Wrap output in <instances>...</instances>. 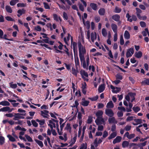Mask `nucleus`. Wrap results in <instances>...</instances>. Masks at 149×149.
<instances>
[{
	"instance_id": "nucleus-8",
	"label": "nucleus",
	"mask_w": 149,
	"mask_h": 149,
	"mask_svg": "<svg viewBox=\"0 0 149 149\" xmlns=\"http://www.w3.org/2000/svg\"><path fill=\"white\" fill-rule=\"evenodd\" d=\"M54 19L56 22L61 23L62 21V19L61 17L58 16L57 15L55 14H54L53 15Z\"/></svg>"
},
{
	"instance_id": "nucleus-29",
	"label": "nucleus",
	"mask_w": 149,
	"mask_h": 149,
	"mask_svg": "<svg viewBox=\"0 0 149 149\" xmlns=\"http://www.w3.org/2000/svg\"><path fill=\"white\" fill-rule=\"evenodd\" d=\"M93 126H95L94 125ZM88 129L90 130V132H92L93 133H94L95 130V128L94 127H93V125H90L89 127L88 128Z\"/></svg>"
},
{
	"instance_id": "nucleus-41",
	"label": "nucleus",
	"mask_w": 149,
	"mask_h": 149,
	"mask_svg": "<svg viewBox=\"0 0 149 149\" xmlns=\"http://www.w3.org/2000/svg\"><path fill=\"white\" fill-rule=\"evenodd\" d=\"M102 33L103 36L106 37L107 35V32L106 30L104 28L102 29Z\"/></svg>"
},
{
	"instance_id": "nucleus-36",
	"label": "nucleus",
	"mask_w": 149,
	"mask_h": 149,
	"mask_svg": "<svg viewBox=\"0 0 149 149\" xmlns=\"http://www.w3.org/2000/svg\"><path fill=\"white\" fill-rule=\"evenodd\" d=\"M136 14L138 17H140L141 15L140 14L141 13L142 11L141 10L138 8H136Z\"/></svg>"
},
{
	"instance_id": "nucleus-3",
	"label": "nucleus",
	"mask_w": 149,
	"mask_h": 149,
	"mask_svg": "<svg viewBox=\"0 0 149 149\" xmlns=\"http://www.w3.org/2000/svg\"><path fill=\"white\" fill-rule=\"evenodd\" d=\"M96 115L97 117L95 122L97 125L101 124L102 123H104V121L102 117L103 112L101 110H99L96 113Z\"/></svg>"
},
{
	"instance_id": "nucleus-32",
	"label": "nucleus",
	"mask_w": 149,
	"mask_h": 149,
	"mask_svg": "<svg viewBox=\"0 0 149 149\" xmlns=\"http://www.w3.org/2000/svg\"><path fill=\"white\" fill-rule=\"evenodd\" d=\"M105 12V10L103 8H100L99 11L98 13L101 15H104Z\"/></svg>"
},
{
	"instance_id": "nucleus-13",
	"label": "nucleus",
	"mask_w": 149,
	"mask_h": 149,
	"mask_svg": "<svg viewBox=\"0 0 149 149\" xmlns=\"http://www.w3.org/2000/svg\"><path fill=\"white\" fill-rule=\"evenodd\" d=\"M108 122L109 123H113L116 124L117 123V120L114 117H111L109 118Z\"/></svg>"
},
{
	"instance_id": "nucleus-1",
	"label": "nucleus",
	"mask_w": 149,
	"mask_h": 149,
	"mask_svg": "<svg viewBox=\"0 0 149 149\" xmlns=\"http://www.w3.org/2000/svg\"><path fill=\"white\" fill-rule=\"evenodd\" d=\"M79 56L81 65L83 68L87 69L89 63V58L88 55L86 57V61L84 58V55L86 54V50L81 43H78Z\"/></svg>"
},
{
	"instance_id": "nucleus-53",
	"label": "nucleus",
	"mask_w": 149,
	"mask_h": 149,
	"mask_svg": "<svg viewBox=\"0 0 149 149\" xmlns=\"http://www.w3.org/2000/svg\"><path fill=\"white\" fill-rule=\"evenodd\" d=\"M124 43V40L123 38V36L121 35L120 36V43L121 45H123Z\"/></svg>"
},
{
	"instance_id": "nucleus-46",
	"label": "nucleus",
	"mask_w": 149,
	"mask_h": 149,
	"mask_svg": "<svg viewBox=\"0 0 149 149\" xmlns=\"http://www.w3.org/2000/svg\"><path fill=\"white\" fill-rule=\"evenodd\" d=\"M6 9L7 12L11 13L12 12V10L10 7L9 6H6Z\"/></svg>"
},
{
	"instance_id": "nucleus-15",
	"label": "nucleus",
	"mask_w": 149,
	"mask_h": 149,
	"mask_svg": "<svg viewBox=\"0 0 149 149\" xmlns=\"http://www.w3.org/2000/svg\"><path fill=\"white\" fill-rule=\"evenodd\" d=\"M124 136H126L128 139H130L134 138L135 136V134H130L128 132H127L124 134Z\"/></svg>"
},
{
	"instance_id": "nucleus-50",
	"label": "nucleus",
	"mask_w": 149,
	"mask_h": 149,
	"mask_svg": "<svg viewBox=\"0 0 149 149\" xmlns=\"http://www.w3.org/2000/svg\"><path fill=\"white\" fill-rule=\"evenodd\" d=\"M132 109L135 112H137L140 110V108L138 107H133Z\"/></svg>"
},
{
	"instance_id": "nucleus-27",
	"label": "nucleus",
	"mask_w": 149,
	"mask_h": 149,
	"mask_svg": "<svg viewBox=\"0 0 149 149\" xmlns=\"http://www.w3.org/2000/svg\"><path fill=\"white\" fill-rule=\"evenodd\" d=\"M15 115H16L17 116V117L19 119H24V117L23 116H25V114H22V113H15Z\"/></svg>"
},
{
	"instance_id": "nucleus-25",
	"label": "nucleus",
	"mask_w": 149,
	"mask_h": 149,
	"mask_svg": "<svg viewBox=\"0 0 149 149\" xmlns=\"http://www.w3.org/2000/svg\"><path fill=\"white\" fill-rule=\"evenodd\" d=\"M113 107L114 105L112 101H110L108 102L106 106V107L108 109L113 108Z\"/></svg>"
},
{
	"instance_id": "nucleus-19",
	"label": "nucleus",
	"mask_w": 149,
	"mask_h": 149,
	"mask_svg": "<svg viewBox=\"0 0 149 149\" xmlns=\"http://www.w3.org/2000/svg\"><path fill=\"white\" fill-rule=\"evenodd\" d=\"M134 93H129L125 97V99L128 102H129L131 97H133Z\"/></svg>"
},
{
	"instance_id": "nucleus-31",
	"label": "nucleus",
	"mask_w": 149,
	"mask_h": 149,
	"mask_svg": "<svg viewBox=\"0 0 149 149\" xmlns=\"http://www.w3.org/2000/svg\"><path fill=\"white\" fill-rule=\"evenodd\" d=\"M80 74L83 78H84V76L88 77V76L87 73L84 70H81L80 71Z\"/></svg>"
},
{
	"instance_id": "nucleus-62",
	"label": "nucleus",
	"mask_w": 149,
	"mask_h": 149,
	"mask_svg": "<svg viewBox=\"0 0 149 149\" xmlns=\"http://www.w3.org/2000/svg\"><path fill=\"white\" fill-rule=\"evenodd\" d=\"M108 135V132L106 131H105L103 132V134L102 135V138H106L107 136Z\"/></svg>"
},
{
	"instance_id": "nucleus-20",
	"label": "nucleus",
	"mask_w": 149,
	"mask_h": 149,
	"mask_svg": "<svg viewBox=\"0 0 149 149\" xmlns=\"http://www.w3.org/2000/svg\"><path fill=\"white\" fill-rule=\"evenodd\" d=\"M74 59L76 67L77 68V67L79 65V59L77 56L74 55Z\"/></svg>"
},
{
	"instance_id": "nucleus-56",
	"label": "nucleus",
	"mask_w": 149,
	"mask_h": 149,
	"mask_svg": "<svg viewBox=\"0 0 149 149\" xmlns=\"http://www.w3.org/2000/svg\"><path fill=\"white\" fill-rule=\"evenodd\" d=\"M138 18L141 20H145L147 19V17L146 16H140L139 17H138Z\"/></svg>"
},
{
	"instance_id": "nucleus-4",
	"label": "nucleus",
	"mask_w": 149,
	"mask_h": 149,
	"mask_svg": "<svg viewBox=\"0 0 149 149\" xmlns=\"http://www.w3.org/2000/svg\"><path fill=\"white\" fill-rule=\"evenodd\" d=\"M134 50L133 48L132 47L130 48L127 49L126 53V56L127 58L131 57L134 54Z\"/></svg>"
},
{
	"instance_id": "nucleus-18",
	"label": "nucleus",
	"mask_w": 149,
	"mask_h": 149,
	"mask_svg": "<svg viewBox=\"0 0 149 149\" xmlns=\"http://www.w3.org/2000/svg\"><path fill=\"white\" fill-rule=\"evenodd\" d=\"M0 105L5 106H9L10 103L7 101L4 100L0 102Z\"/></svg>"
},
{
	"instance_id": "nucleus-14",
	"label": "nucleus",
	"mask_w": 149,
	"mask_h": 149,
	"mask_svg": "<svg viewBox=\"0 0 149 149\" xmlns=\"http://www.w3.org/2000/svg\"><path fill=\"white\" fill-rule=\"evenodd\" d=\"M134 56L135 57L138 58H140L142 56V53L141 51L136 52Z\"/></svg>"
},
{
	"instance_id": "nucleus-16",
	"label": "nucleus",
	"mask_w": 149,
	"mask_h": 149,
	"mask_svg": "<svg viewBox=\"0 0 149 149\" xmlns=\"http://www.w3.org/2000/svg\"><path fill=\"white\" fill-rule=\"evenodd\" d=\"M122 139V138L120 136H117L114 139L113 141V143L115 144L117 143L120 142Z\"/></svg>"
},
{
	"instance_id": "nucleus-28",
	"label": "nucleus",
	"mask_w": 149,
	"mask_h": 149,
	"mask_svg": "<svg viewBox=\"0 0 149 149\" xmlns=\"http://www.w3.org/2000/svg\"><path fill=\"white\" fill-rule=\"evenodd\" d=\"M90 6L94 10H96L97 9V6L95 3H91L90 4Z\"/></svg>"
},
{
	"instance_id": "nucleus-10",
	"label": "nucleus",
	"mask_w": 149,
	"mask_h": 149,
	"mask_svg": "<svg viewBox=\"0 0 149 149\" xmlns=\"http://www.w3.org/2000/svg\"><path fill=\"white\" fill-rule=\"evenodd\" d=\"M91 39L92 41L94 42L95 40L97 38V33L95 32H93L91 34Z\"/></svg>"
},
{
	"instance_id": "nucleus-59",
	"label": "nucleus",
	"mask_w": 149,
	"mask_h": 149,
	"mask_svg": "<svg viewBox=\"0 0 149 149\" xmlns=\"http://www.w3.org/2000/svg\"><path fill=\"white\" fill-rule=\"evenodd\" d=\"M43 4L44 7L46 9H50V6L47 3L44 2Z\"/></svg>"
},
{
	"instance_id": "nucleus-30",
	"label": "nucleus",
	"mask_w": 149,
	"mask_h": 149,
	"mask_svg": "<svg viewBox=\"0 0 149 149\" xmlns=\"http://www.w3.org/2000/svg\"><path fill=\"white\" fill-rule=\"evenodd\" d=\"M7 137L8 138L9 140L11 141L14 142L16 141L15 138L10 135H8Z\"/></svg>"
},
{
	"instance_id": "nucleus-47",
	"label": "nucleus",
	"mask_w": 149,
	"mask_h": 149,
	"mask_svg": "<svg viewBox=\"0 0 149 149\" xmlns=\"http://www.w3.org/2000/svg\"><path fill=\"white\" fill-rule=\"evenodd\" d=\"M18 1L19 0H12L10 2V4L11 6H14L18 2Z\"/></svg>"
},
{
	"instance_id": "nucleus-42",
	"label": "nucleus",
	"mask_w": 149,
	"mask_h": 149,
	"mask_svg": "<svg viewBox=\"0 0 149 149\" xmlns=\"http://www.w3.org/2000/svg\"><path fill=\"white\" fill-rule=\"evenodd\" d=\"M35 141L41 147H42L43 146V144L42 141L37 139H35Z\"/></svg>"
},
{
	"instance_id": "nucleus-39",
	"label": "nucleus",
	"mask_w": 149,
	"mask_h": 149,
	"mask_svg": "<svg viewBox=\"0 0 149 149\" xmlns=\"http://www.w3.org/2000/svg\"><path fill=\"white\" fill-rule=\"evenodd\" d=\"M142 34L144 36H146L147 34H148V36H149V33L148 31V29H145V31L142 32Z\"/></svg>"
},
{
	"instance_id": "nucleus-45",
	"label": "nucleus",
	"mask_w": 149,
	"mask_h": 149,
	"mask_svg": "<svg viewBox=\"0 0 149 149\" xmlns=\"http://www.w3.org/2000/svg\"><path fill=\"white\" fill-rule=\"evenodd\" d=\"M121 8L116 6L114 10V12L116 13H119L121 12Z\"/></svg>"
},
{
	"instance_id": "nucleus-61",
	"label": "nucleus",
	"mask_w": 149,
	"mask_h": 149,
	"mask_svg": "<svg viewBox=\"0 0 149 149\" xmlns=\"http://www.w3.org/2000/svg\"><path fill=\"white\" fill-rule=\"evenodd\" d=\"M63 17L64 19L66 20H68V16L67 14L65 12L63 13Z\"/></svg>"
},
{
	"instance_id": "nucleus-35",
	"label": "nucleus",
	"mask_w": 149,
	"mask_h": 149,
	"mask_svg": "<svg viewBox=\"0 0 149 149\" xmlns=\"http://www.w3.org/2000/svg\"><path fill=\"white\" fill-rule=\"evenodd\" d=\"M83 22L84 25L86 26L88 29H89L90 27V22L89 21H86L85 22L84 20H83Z\"/></svg>"
},
{
	"instance_id": "nucleus-38",
	"label": "nucleus",
	"mask_w": 149,
	"mask_h": 149,
	"mask_svg": "<svg viewBox=\"0 0 149 149\" xmlns=\"http://www.w3.org/2000/svg\"><path fill=\"white\" fill-rule=\"evenodd\" d=\"M105 86L104 84L101 85L98 88L99 91L100 93L102 92L105 89Z\"/></svg>"
},
{
	"instance_id": "nucleus-33",
	"label": "nucleus",
	"mask_w": 149,
	"mask_h": 149,
	"mask_svg": "<svg viewBox=\"0 0 149 149\" xmlns=\"http://www.w3.org/2000/svg\"><path fill=\"white\" fill-rule=\"evenodd\" d=\"M117 135V133L116 132H113L112 133L110 136L109 137L108 139H110L114 138Z\"/></svg>"
},
{
	"instance_id": "nucleus-57",
	"label": "nucleus",
	"mask_w": 149,
	"mask_h": 149,
	"mask_svg": "<svg viewBox=\"0 0 149 149\" xmlns=\"http://www.w3.org/2000/svg\"><path fill=\"white\" fill-rule=\"evenodd\" d=\"M93 118L92 117L89 116L88 117V119L87 120V123H91L92 121Z\"/></svg>"
},
{
	"instance_id": "nucleus-17",
	"label": "nucleus",
	"mask_w": 149,
	"mask_h": 149,
	"mask_svg": "<svg viewBox=\"0 0 149 149\" xmlns=\"http://www.w3.org/2000/svg\"><path fill=\"white\" fill-rule=\"evenodd\" d=\"M111 28L114 33H116L117 30V26L114 24L112 23L111 25Z\"/></svg>"
},
{
	"instance_id": "nucleus-22",
	"label": "nucleus",
	"mask_w": 149,
	"mask_h": 149,
	"mask_svg": "<svg viewBox=\"0 0 149 149\" xmlns=\"http://www.w3.org/2000/svg\"><path fill=\"white\" fill-rule=\"evenodd\" d=\"M124 37L125 39H128L130 38V35L128 31L127 30L125 31Z\"/></svg>"
},
{
	"instance_id": "nucleus-44",
	"label": "nucleus",
	"mask_w": 149,
	"mask_h": 149,
	"mask_svg": "<svg viewBox=\"0 0 149 149\" xmlns=\"http://www.w3.org/2000/svg\"><path fill=\"white\" fill-rule=\"evenodd\" d=\"M5 143V138L1 136H0V145H2Z\"/></svg>"
},
{
	"instance_id": "nucleus-6",
	"label": "nucleus",
	"mask_w": 149,
	"mask_h": 149,
	"mask_svg": "<svg viewBox=\"0 0 149 149\" xmlns=\"http://www.w3.org/2000/svg\"><path fill=\"white\" fill-rule=\"evenodd\" d=\"M105 113L108 116L111 117L114 115V113L112 110L109 109H106L105 110Z\"/></svg>"
},
{
	"instance_id": "nucleus-7",
	"label": "nucleus",
	"mask_w": 149,
	"mask_h": 149,
	"mask_svg": "<svg viewBox=\"0 0 149 149\" xmlns=\"http://www.w3.org/2000/svg\"><path fill=\"white\" fill-rule=\"evenodd\" d=\"M81 2L83 4V6L82 4H79V8L82 11H83L84 10V8L86 6V2L83 0H81Z\"/></svg>"
},
{
	"instance_id": "nucleus-9",
	"label": "nucleus",
	"mask_w": 149,
	"mask_h": 149,
	"mask_svg": "<svg viewBox=\"0 0 149 149\" xmlns=\"http://www.w3.org/2000/svg\"><path fill=\"white\" fill-rule=\"evenodd\" d=\"M110 88L112 89V92L114 93H117L118 92H119L120 90V88L117 87H115L112 85L110 86Z\"/></svg>"
},
{
	"instance_id": "nucleus-26",
	"label": "nucleus",
	"mask_w": 149,
	"mask_h": 149,
	"mask_svg": "<svg viewBox=\"0 0 149 149\" xmlns=\"http://www.w3.org/2000/svg\"><path fill=\"white\" fill-rule=\"evenodd\" d=\"M77 139V136H74L73 139H72L69 142V143L70 144V146H71L73 145L76 141Z\"/></svg>"
},
{
	"instance_id": "nucleus-21",
	"label": "nucleus",
	"mask_w": 149,
	"mask_h": 149,
	"mask_svg": "<svg viewBox=\"0 0 149 149\" xmlns=\"http://www.w3.org/2000/svg\"><path fill=\"white\" fill-rule=\"evenodd\" d=\"M65 128V129L68 131L70 133H71L72 132V128L70 126V124H67Z\"/></svg>"
},
{
	"instance_id": "nucleus-55",
	"label": "nucleus",
	"mask_w": 149,
	"mask_h": 149,
	"mask_svg": "<svg viewBox=\"0 0 149 149\" xmlns=\"http://www.w3.org/2000/svg\"><path fill=\"white\" fill-rule=\"evenodd\" d=\"M134 121L137 123V125L141 124L142 123V120L140 119H135L134 120Z\"/></svg>"
},
{
	"instance_id": "nucleus-11",
	"label": "nucleus",
	"mask_w": 149,
	"mask_h": 149,
	"mask_svg": "<svg viewBox=\"0 0 149 149\" xmlns=\"http://www.w3.org/2000/svg\"><path fill=\"white\" fill-rule=\"evenodd\" d=\"M41 115L43 117L45 118H47L49 116L48 115L49 111L46 110H44L43 111H41Z\"/></svg>"
},
{
	"instance_id": "nucleus-52",
	"label": "nucleus",
	"mask_w": 149,
	"mask_h": 149,
	"mask_svg": "<svg viewBox=\"0 0 149 149\" xmlns=\"http://www.w3.org/2000/svg\"><path fill=\"white\" fill-rule=\"evenodd\" d=\"M10 87L13 89H15L17 87V85L16 84H13V83H9Z\"/></svg>"
},
{
	"instance_id": "nucleus-54",
	"label": "nucleus",
	"mask_w": 149,
	"mask_h": 149,
	"mask_svg": "<svg viewBox=\"0 0 149 149\" xmlns=\"http://www.w3.org/2000/svg\"><path fill=\"white\" fill-rule=\"evenodd\" d=\"M79 104V103L78 101L77 100H76L75 101L72 107H76V108H77Z\"/></svg>"
},
{
	"instance_id": "nucleus-58",
	"label": "nucleus",
	"mask_w": 149,
	"mask_h": 149,
	"mask_svg": "<svg viewBox=\"0 0 149 149\" xmlns=\"http://www.w3.org/2000/svg\"><path fill=\"white\" fill-rule=\"evenodd\" d=\"M35 30L38 31H41L42 28L39 26H37L35 27Z\"/></svg>"
},
{
	"instance_id": "nucleus-64",
	"label": "nucleus",
	"mask_w": 149,
	"mask_h": 149,
	"mask_svg": "<svg viewBox=\"0 0 149 149\" xmlns=\"http://www.w3.org/2000/svg\"><path fill=\"white\" fill-rule=\"evenodd\" d=\"M98 146H96V145L94 144V143L92 144L91 145V149H97V147Z\"/></svg>"
},
{
	"instance_id": "nucleus-51",
	"label": "nucleus",
	"mask_w": 149,
	"mask_h": 149,
	"mask_svg": "<svg viewBox=\"0 0 149 149\" xmlns=\"http://www.w3.org/2000/svg\"><path fill=\"white\" fill-rule=\"evenodd\" d=\"M89 103V101L85 100L82 102V104L84 106H87L88 105Z\"/></svg>"
},
{
	"instance_id": "nucleus-63",
	"label": "nucleus",
	"mask_w": 149,
	"mask_h": 149,
	"mask_svg": "<svg viewBox=\"0 0 149 149\" xmlns=\"http://www.w3.org/2000/svg\"><path fill=\"white\" fill-rule=\"evenodd\" d=\"M140 24L142 27H144L146 26V24L144 22L141 21L140 22Z\"/></svg>"
},
{
	"instance_id": "nucleus-48",
	"label": "nucleus",
	"mask_w": 149,
	"mask_h": 149,
	"mask_svg": "<svg viewBox=\"0 0 149 149\" xmlns=\"http://www.w3.org/2000/svg\"><path fill=\"white\" fill-rule=\"evenodd\" d=\"M126 17L127 18V20L130 22H132V17L129 15L128 13L126 15Z\"/></svg>"
},
{
	"instance_id": "nucleus-60",
	"label": "nucleus",
	"mask_w": 149,
	"mask_h": 149,
	"mask_svg": "<svg viewBox=\"0 0 149 149\" xmlns=\"http://www.w3.org/2000/svg\"><path fill=\"white\" fill-rule=\"evenodd\" d=\"M31 123L35 127H37L38 126V123L34 120H32Z\"/></svg>"
},
{
	"instance_id": "nucleus-12",
	"label": "nucleus",
	"mask_w": 149,
	"mask_h": 149,
	"mask_svg": "<svg viewBox=\"0 0 149 149\" xmlns=\"http://www.w3.org/2000/svg\"><path fill=\"white\" fill-rule=\"evenodd\" d=\"M102 139H103V138H98V139L97 138H96L95 139L94 142L96 146H98V144L102 142Z\"/></svg>"
},
{
	"instance_id": "nucleus-34",
	"label": "nucleus",
	"mask_w": 149,
	"mask_h": 149,
	"mask_svg": "<svg viewBox=\"0 0 149 149\" xmlns=\"http://www.w3.org/2000/svg\"><path fill=\"white\" fill-rule=\"evenodd\" d=\"M141 84L143 85L146 84L149 85V78L145 79L144 80L142 81Z\"/></svg>"
},
{
	"instance_id": "nucleus-43",
	"label": "nucleus",
	"mask_w": 149,
	"mask_h": 149,
	"mask_svg": "<svg viewBox=\"0 0 149 149\" xmlns=\"http://www.w3.org/2000/svg\"><path fill=\"white\" fill-rule=\"evenodd\" d=\"M25 136L26 138L28 141L29 142H32L33 141L32 139L30 136L28 135L27 134H25Z\"/></svg>"
},
{
	"instance_id": "nucleus-49",
	"label": "nucleus",
	"mask_w": 149,
	"mask_h": 149,
	"mask_svg": "<svg viewBox=\"0 0 149 149\" xmlns=\"http://www.w3.org/2000/svg\"><path fill=\"white\" fill-rule=\"evenodd\" d=\"M36 121L37 122H38L39 124L41 125H43L45 123V120H39L37 119L36 120Z\"/></svg>"
},
{
	"instance_id": "nucleus-37",
	"label": "nucleus",
	"mask_w": 149,
	"mask_h": 149,
	"mask_svg": "<svg viewBox=\"0 0 149 149\" xmlns=\"http://www.w3.org/2000/svg\"><path fill=\"white\" fill-rule=\"evenodd\" d=\"M77 69V68H76V69H75L74 68H72V74L76 76H77V73H78V71Z\"/></svg>"
},
{
	"instance_id": "nucleus-24",
	"label": "nucleus",
	"mask_w": 149,
	"mask_h": 149,
	"mask_svg": "<svg viewBox=\"0 0 149 149\" xmlns=\"http://www.w3.org/2000/svg\"><path fill=\"white\" fill-rule=\"evenodd\" d=\"M129 144V142L128 141H124L122 143V146L124 148L127 147L128 146Z\"/></svg>"
},
{
	"instance_id": "nucleus-2",
	"label": "nucleus",
	"mask_w": 149,
	"mask_h": 149,
	"mask_svg": "<svg viewBox=\"0 0 149 149\" xmlns=\"http://www.w3.org/2000/svg\"><path fill=\"white\" fill-rule=\"evenodd\" d=\"M48 125L49 126L52 130L53 127H56L59 134L60 135L62 134V132H60L59 129L58 128V121L53 119L49 120L48 121Z\"/></svg>"
},
{
	"instance_id": "nucleus-23",
	"label": "nucleus",
	"mask_w": 149,
	"mask_h": 149,
	"mask_svg": "<svg viewBox=\"0 0 149 149\" xmlns=\"http://www.w3.org/2000/svg\"><path fill=\"white\" fill-rule=\"evenodd\" d=\"M112 18L115 21L118 22L119 20L120 16L119 15L116 14L113 15Z\"/></svg>"
},
{
	"instance_id": "nucleus-5",
	"label": "nucleus",
	"mask_w": 149,
	"mask_h": 149,
	"mask_svg": "<svg viewBox=\"0 0 149 149\" xmlns=\"http://www.w3.org/2000/svg\"><path fill=\"white\" fill-rule=\"evenodd\" d=\"M13 109V108H10L8 106H6L0 109V112L7 111L8 113H10L12 111Z\"/></svg>"
},
{
	"instance_id": "nucleus-40",
	"label": "nucleus",
	"mask_w": 149,
	"mask_h": 149,
	"mask_svg": "<svg viewBox=\"0 0 149 149\" xmlns=\"http://www.w3.org/2000/svg\"><path fill=\"white\" fill-rule=\"evenodd\" d=\"M87 144L86 143H83L80 146L79 149H87Z\"/></svg>"
}]
</instances>
